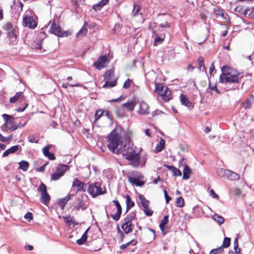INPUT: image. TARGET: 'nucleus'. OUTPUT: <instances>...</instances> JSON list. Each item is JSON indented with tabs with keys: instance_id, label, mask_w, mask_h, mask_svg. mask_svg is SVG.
<instances>
[{
	"instance_id": "f257e3e1",
	"label": "nucleus",
	"mask_w": 254,
	"mask_h": 254,
	"mask_svg": "<svg viewBox=\"0 0 254 254\" xmlns=\"http://www.w3.org/2000/svg\"><path fill=\"white\" fill-rule=\"evenodd\" d=\"M125 148L122 153L123 156L128 161V165L133 168L143 167L145 165L147 159V155H144L142 160L141 159L140 153L136 152L133 147H127L124 145Z\"/></svg>"
},
{
	"instance_id": "f03ea898",
	"label": "nucleus",
	"mask_w": 254,
	"mask_h": 254,
	"mask_svg": "<svg viewBox=\"0 0 254 254\" xmlns=\"http://www.w3.org/2000/svg\"><path fill=\"white\" fill-rule=\"evenodd\" d=\"M222 73L219 77V82L225 84L238 83L240 78V72L229 66L224 65L221 67Z\"/></svg>"
},
{
	"instance_id": "7ed1b4c3",
	"label": "nucleus",
	"mask_w": 254,
	"mask_h": 254,
	"mask_svg": "<svg viewBox=\"0 0 254 254\" xmlns=\"http://www.w3.org/2000/svg\"><path fill=\"white\" fill-rule=\"evenodd\" d=\"M121 135L118 132L117 129H113L108 136L107 146L109 149L113 153L119 154L123 152L122 146Z\"/></svg>"
},
{
	"instance_id": "20e7f679",
	"label": "nucleus",
	"mask_w": 254,
	"mask_h": 254,
	"mask_svg": "<svg viewBox=\"0 0 254 254\" xmlns=\"http://www.w3.org/2000/svg\"><path fill=\"white\" fill-rule=\"evenodd\" d=\"M115 69L112 67L107 70L104 73L103 77L105 81L103 87L105 88H109L114 87L116 85L117 78L114 75Z\"/></svg>"
},
{
	"instance_id": "39448f33",
	"label": "nucleus",
	"mask_w": 254,
	"mask_h": 254,
	"mask_svg": "<svg viewBox=\"0 0 254 254\" xmlns=\"http://www.w3.org/2000/svg\"><path fill=\"white\" fill-rule=\"evenodd\" d=\"M155 92L161 96L165 102L169 101L172 98L171 91L166 86L155 83Z\"/></svg>"
},
{
	"instance_id": "423d86ee",
	"label": "nucleus",
	"mask_w": 254,
	"mask_h": 254,
	"mask_svg": "<svg viewBox=\"0 0 254 254\" xmlns=\"http://www.w3.org/2000/svg\"><path fill=\"white\" fill-rule=\"evenodd\" d=\"M136 218L135 213L132 212L127 215L125 218V222L122 225L121 228L124 232L127 234L132 232L133 230L132 221Z\"/></svg>"
},
{
	"instance_id": "0eeeda50",
	"label": "nucleus",
	"mask_w": 254,
	"mask_h": 254,
	"mask_svg": "<svg viewBox=\"0 0 254 254\" xmlns=\"http://www.w3.org/2000/svg\"><path fill=\"white\" fill-rule=\"evenodd\" d=\"M87 191L93 197H95L98 195L104 194L106 190L104 187H102L101 183L96 182L89 186Z\"/></svg>"
},
{
	"instance_id": "6e6552de",
	"label": "nucleus",
	"mask_w": 254,
	"mask_h": 254,
	"mask_svg": "<svg viewBox=\"0 0 254 254\" xmlns=\"http://www.w3.org/2000/svg\"><path fill=\"white\" fill-rule=\"evenodd\" d=\"M217 175L220 177H224L231 181H237L239 180V175L231 170L220 168L217 170Z\"/></svg>"
},
{
	"instance_id": "1a4fd4ad",
	"label": "nucleus",
	"mask_w": 254,
	"mask_h": 254,
	"mask_svg": "<svg viewBox=\"0 0 254 254\" xmlns=\"http://www.w3.org/2000/svg\"><path fill=\"white\" fill-rule=\"evenodd\" d=\"M37 190L41 194L40 200L41 202L47 205L50 200V196L47 192L46 186L41 183L39 186Z\"/></svg>"
},
{
	"instance_id": "9d476101",
	"label": "nucleus",
	"mask_w": 254,
	"mask_h": 254,
	"mask_svg": "<svg viewBox=\"0 0 254 254\" xmlns=\"http://www.w3.org/2000/svg\"><path fill=\"white\" fill-rule=\"evenodd\" d=\"M69 169L68 165H61L59 166L55 172L51 175V179L52 181H57L62 177L66 171Z\"/></svg>"
},
{
	"instance_id": "9b49d317",
	"label": "nucleus",
	"mask_w": 254,
	"mask_h": 254,
	"mask_svg": "<svg viewBox=\"0 0 254 254\" xmlns=\"http://www.w3.org/2000/svg\"><path fill=\"white\" fill-rule=\"evenodd\" d=\"M110 62V59L108 55H105L100 56L97 60L96 62L93 65L98 70L105 67L107 64Z\"/></svg>"
},
{
	"instance_id": "f8f14e48",
	"label": "nucleus",
	"mask_w": 254,
	"mask_h": 254,
	"mask_svg": "<svg viewBox=\"0 0 254 254\" xmlns=\"http://www.w3.org/2000/svg\"><path fill=\"white\" fill-rule=\"evenodd\" d=\"M140 177L139 173L137 171L130 172L128 175V181L132 185H135L138 187H141L144 185V182L140 181L138 178L134 177Z\"/></svg>"
},
{
	"instance_id": "ddd939ff",
	"label": "nucleus",
	"mask_w": 254,
	"mask_h": 254,
	"mask_svg": "<svg viewBox=\"0 0 254 254\" xmlns=\"http://www.w3.org/2000/svg\"><path fill=\"white\" fill-rule=\"evenodd\" d=\"M23 23L25 26L30 28H35L37 26L36 21L32 16L26 15L23 18Z\"/></svg>"
},
{
	"instance_id": "4468645a",
	"label": "nucleus",
	"mask_w": 254,
	"mask_h": 254,
	"mask_svg": "<svg viewBox=\"0 0 254 254\" xmlns=\"http://www.w3.org/2000/svg\"><path fill=\"white\" fill-rule=\"evenodd\" d=\"M112 202H113L117 207V212L111 215L112 218L115 220L118 221L120 219L121 213H122V207L119 202L118 200H114Z\"/></svg>"
},
{
	"instance_id": "2eb2a0df",
	"label": "nucleus",
	"mask_w": 254,
	"mask_h": 254,
	"mask_svg": "<svg viewBox=\"0 0 254 254\" xmlns=\"http://www.w3.org/2000/svg\"><path fill=\"white\" fill-rule=\"evenodd\" d=\"M72 187H76L77 188V191L85 192L86 190L85 184L80 182L77 179H74L73 182L72 183Z\"/></svg>"
},
{
	"instance_id": "dca6fc26",
	"label": "nucleus",
	"mask_w": 254,
	"mask_h": 254,
	"mask_svg": "<svg viewBox=\"0 0 254 254\" xmlns=\"http://www.w3.org/2000/svg\"><path fill=\"white\" fill-rule=\"evenodd\" d=\"M138 113L143 115L149 114V106L145 102L142 101L140 103Z\"/></svg>"
},
{
	"instance_id": "f3484780",
	"label": "nucleus",
	"mask_w": 254,
	"mask_h": 254,
	"mask_svg": "<svg viewBox=\"0 0 254 254\" xmlns=\"http://www.w3.org/2000/svg\"><path fill=\"white\" fill-rule=\"evenodd\" d=\"M61 28L58 24L53 22L50 29V32L58 36L61 35Z\"/></svg>"
},
{
	"instance_id": "a211bd4d",
	"label": "nucleus",
	"mask_w": 254,
	"mask_h": 254,
	"mask_svg": "<svg viewBox=\"0 0 254 254\" xmlns=\"http://www.w3.org/2000/svg\"><path fill=\"white\" fill-rule=\"evenodd\" d=\"M180 100L182 105L187 107L188 108L192 109L193 107L192 104L190 102L188 98L183 94H181L180 96Z\"/></svg>"
},
{
	"instance_id": "6ab92c4d",
	"label": "nucleus",
	"mask_w": 254,
	"mask_h": 254,
	"mask_svg": "<svg viewBox=\"0 0 254 254\" xmlns=\"http://www.w3.org/2000/svg\"><path fill=\"white\" fill-rule=\"evenodd\" d=\"M24 100V96L22 92H16L15 95L10 98L9 101L10 103H14L18 100L22 101Z\"/></svg>"
},
{
	"instance_id": "aec40b11",
	"label": "nucleus",
	"mask_w": 254,
	"mask_h": 254,
	"mask_svg": "<svg viewBox=\"0 0 254 254\" xmlns=\"http://www.w3.org/2000/svg\"><path fill=\"white\" fill-rule=\"evenodd\" d=\"M17 29H12V30L7 32V36L10 40L11 42L14 43L17 38Z\"/></svg>"
},
{
	"instance_id": "412c9836",
	"label": "nucleus",
	"mask_w": 254,
	"mask_h": 254,
	"mask_svg": "<svg viewBox=\"0 0 254 254\" xmlns=\"http://www.w3.org/2000/svg\"><path fill=\"white\" fill-rule=\"evenodd\" d=\"M154 45L157 46L162 43L164 40V35L159 36L158 33H156V31H154Z\"/></svg>"
},
{
	"instance_id": "4be33fe9",
	"label": "nucleus",
	"mask_w": 254,
	"mask_h": 254,
	"mask_svg": "<svg viewBox=\"0 0 254 254\" xmlns=\"http://www.w3.org/2000/svg\"><path fill=\"white\" fill-rule=\"evenodd\" d=\"M108 1L109 0H101L98 3L94 4L92 8L95 11L99 10L103 6L108 3Z\"/></svg>"
},
{
	"instance_id": "5701e85b",
	"label": "nucleus",
	"mask_w": 254,
	"mask_h": 254,
	"mask_svg": "<svg viewBox=\"0 0 254 254\" xmlns=\"http://www.w3.org/2000/svg\"><path fill=\"white\" fill-rule=\"evenodd\" d=\"M198 64V69L200 71L206 72V69L204 64V59L203 57H199L197 59Z\"/></svg>"
},
{
	"instance_id": "b1692460",
	"label": "nucleus",
	"mask_w": 254,
	"mask_h": 254,
	"mask_svg": "<svg viewBox=\"0 0 254 254\" xmlns=\"http://www.w3.org/2000/svg\"><path fill=\"white\" fill-rule=\"evenodd\" d=\"M89 230V228H88L86 231L84 232V233L83 234L81 237L76 240V243L77 244L79 245H82L86 240L87 239V233Z\"/></svg>"
},
{
	"instance_id": "393cba45",
	"label": "nucleus",
	"mask_w": 254,
	"mask_h": 254,
	"mask_svg": "<svg viewBox=\"0 0 254 254\" xmlns=\"http://www.w3.org/2000/svg\"><path fill=\"white\" fill-rule=\"evenodd\" d=\"M70 199L69 195H68L65 197L60 199L59 201V204L61 207L62 210H64V208L65 205L67 203L68 201Z\"/></svg>"
},
{
	"instance_id": "a878e982",
	"label": "nucleus",
	"mask_w": 254,
	"mask_h": 254,
	"mask_svg": "<svg viewBox=\"0 0 254 254\" xmlns=\"http://www.w3.org/2000/svg\"><path fill=\"white\" fill-rule=\"evenodd\" d=\"M191 173V169L188 165L185 166L183 169V179L185 180H188L190 178V174Z\"/></svg>"
},
{
	"instance_id": "bb28decb",
	"label": "nucleus",
	"mask_w": 254,
	"mask_h": 254,
	"mask_svg": "<svg viewBox=\"0 0 254 254\" xmlns=\"http://www.w3.org/2000/svg\"><path fill=\"white\" fill-rule=\"evenodd\" d=\"M126 205H127V210L126 212L128 211L131 208L134 206V203L131 200L130 197L129 195H127L126 196Z\"/></svg>"
},
{
	"instance_id": "cd10ccee",
	"label": "nucleus",
	"mask_w": 254,
	"mask_h": 254,
	"mask_svg": "<svg viewBox=\"0 0 254 254\" xmlns=\"http://www.w3.org/2000/svg\"><path fill=\"white\" fill-rule=\"evenodd\" d=\"M165 140L163 139H161L160 141L156 144L155 147L156 152H159L161 151L164 148L165 146Z\"/></svg>"
},
{
	"instance_id": "c85d7f7f",
	"label": "nucleus",
	"mask_w": 254,
	"mask_h": 254,
	"mask_svg": "<svg viewBox=\"0 0 254 254\" xmlns=\"http://www.w3.org/2000/svg\"><path fill=\"white\" fill-rule=\"evenodd\" d=\"M249 8L245 6H238L236 10L241 14L247 16L249 12Z\"/></svg>"
},
{
	"instance_id": "c756f323",
	"label": "nucleus",
	"mask_w": 254,
	"mask_h": 254,
	"mask_svg": "<svg viewBox=\"0 0 254 254\" xmlns=\"http://www.w3.org/2000/svg\"><path fill=\"white\" fill-rule=\"evenodd\" d=\"M19 168L21 169L24 172L27 171L28 170V169L29 166V163L28 162H27L26 161H24V160L20 161L19 163Z\"/></svg>"
},
{
	"instance_id": "7c9ffc66",
	"label": "nucleus",
	"mask_w": 254,
	"mask_h": 254,
	"mask_svg": "<svg viewBox=\"0 0 254 254\" xmlns=\"http://www.w3.org/2000/svg\"><path fill=\"white\" fill-rule=\"evenodd\" d=\"M212 218L215 222H217L219 225H221L224 222V218L222 216L218 214H214L212 216Z\"/></svg>"
},
{
	"instance_id": "2f4dec72",
	"label": "nucleus",
	"mask_w": 254,
	"mask_h": 254,
	"mask_svg": "<svg viewBox=\"0 0 254 254\" xmlns=\"http://www.w3.org/2000/svg\"><path fill=\"white\" fill-rule=\"evenodd\" d=\"M123 106L127 108L128 110L130 111H132L134 110V108L136 105L135 102H127L123 104Z\"/></svg>"
},
{
	"instance_id": "473e14b6",
	"label": "nucleus",
	"mask_w": 254,
	"mask_h": 254,
	"mask_svg": "<svg viewBox=\"0 0 254 254\" xmlns=\"http://www.w3.org/2000/svg\"><path fill=\"white\" fill-rule=\"evenodd\" d=\"M139 198L143 208L149 206V201L147 200L143 195L140 194Z\"/></svg>"
},
{
	"instance_id": "72a5a7b5",
	"label": "nucleus",
	"mask_w": 254,
	"mask_h": 254,
	"mask_svg": "<svg viewBox=\"0 0 254 254\" xmlns=\"http://www.w3.org/2000/svg\"><path fill=\"white\" fill-rule=\"evenodd\" d=\"M2 117L7 124H11L13 121V118L9 115L4 114L2 115Z\"/></svg>"
},
{
	"instance_id": "f704fd0d",
	"label": "nucleus",
	"mask_w": 254,
	"mask_h": 254,
	"mask_svg": "<svg viewBox=\"0 0 254 254\" xmlns=\"http://www.w3.org/2000/svg\"><path fill=\"white\" fill-rule=\"evenodd\" d=\"M234 248L236 254H241V249L238 247V238H236L234 241Z\"/></svg>"
},
{
	"instance_id": "c9c22d12",
	"label": "nucleus",
	"mask_w": 254,
	"mask_h": 254,
	"mask_svg": "<svg viewBox=\"0 0 254 254\" xmlns=\"http://www.w3.org/2000/svg\"><path fill=\"white\" fill-rule=\"evenodd\" d=\"M86 208V206L85 205V204L82 200L79 199L77 201V204L76 206V209H85Z\"/></svg>"
},
{
	"instance_id": "e433bc0d",
	"label": "nucleus",
	"mask_w": 254,
	"mask_h": 254,
	"mask_svg": "<svg viewBox=\"0 0 254 254\" xmlns=\"http://www.w3.org/2000/svg\"><path fill=\"white\" fill-rule=\"evenodd\" d=\"M87 32V29L84 26H83L82 28L76 34L77 37H82L84 36Z\"/></svg>"
},
{
	"instance_id": "4c0bfd02",
	"label": "nucleus",
	"mask_w": 254,
	"mask_h": 254,
	"mask_svg": "<svg viewBox=\"0 0 254 254\" xmlns=\"http://www.w3.org/2000/svg\"><path fill=\"white\" fill-rule=\"evenodd\" d=\"M215 13L217 15H220L224 19H226V17L228 16L227 14L224 12V10L221 9H217L215 10Z\"/></svg>"
},
{
	"instance_id": "58836bf2",
	"label": "nucleus",
	"mask_w": 254,
	"mask_h": 254,
	"mask_svg": "<svg viewBox=\"0 0 254 254\" xmlns=\"http://www.w3.org/2000/svg\"><path fill=\"white\" fill-rule=\"evenodd\" d=\"M230 241H231L230 238H228V237L224 238V239L223 240L222 246H221L222 248H223V247L225 248H228L230 245Z\"/></svg>"
},
{
	"instance_id": "ea45409f",
	"label": "nucleus",
	"mask_w": 254,
	"mask_h": 254,
	"mask_svg": "<svg viewBox=\"0 0 254 254\" xmlns=\"http://www.w3.org/2000/svg\"><path fill=\"white\" fill-rule=\"evenodd\" d=\"M133 242H134V243L133 244V246H135V245H136L137 242L135 241L133 239V240H131L130 241L128 242V243H126L125 244H123L121 246H120V249L121 250H124V249H126L130 244H131V243H132Z\"/></svg>"
},
{
	"instance_id": "a19ab883",
	"label": "nucleus",
	"mask_w": 254,
	"mask_h": 254,
	"mask_svg": "<svg viewBox=\"0 0 254 254\" xmlns=\"http://www.w3.org/2000/svg\"><path fill=\"white\" fill-rule=\"evenodd\" d=\"M143 211L145 214L148 216H151L153 213V211L149 208V206L143 208Z\"/></svg>"
},
{
	"instance_id": "79ce46f5",
	"label": "nucleus",
	"mask_w": 254,
	"mask_h": 254,
	"mask_svg": "<svg viewBox=\"0 0 254 254\" xmlns=\"http://www.w3.org/2000/svg\"><path fill=\"white\" fill-rule=\"evenodd\" d=\"M184 200L183 197H179L176 201V205L178 207H182L184 206Z\"/></svg>"
},
{
	"instance_id": "37998d69",
	"label": "nucleus",
	"mask_w": 254,
	"mask_h": 254,
	"mask_svg": "<svg viewBox=\"0 0 254 254\" xmlns=\"http://www.w3.org/2000/svg\"><path fill=\"white\" fill-rule=\"evenodd\" d=\"M223 251V248L222 247L216 249L211 250L210 252V254H221Z\"/></svg>"
},
{
	"instance_id": "c03bdc74",
	"label": "nucleus",
	"mask_w": 254,
	"mask_h": 254,
	"mask_svg": "<svg viewBox=\"0 0 254 254\" xmlns=\"http://www.w3.org/2000/svg\"><path fill=\"white\" fill-rule=\"evenodd\" d=\"M20 147V146L19 145H15L11 147L8 149V150L10 153H13L17 151Z\"/></svg>"
},
{
	"instance_id": "a18cd8bd",
	"label": "nucleus",
	"mask_w": 254,
	"mask_h": 254,
	"mask_svg": "<svg viewBox=\"0 0 254 254\" xmlns=\"http://www.w3.org/2000/svg\"><path fill=\"white\" fill-rule=\"evenodd\" d=\"M103 113V111L101 110H98L96 111L95 114V121L101 118V117L102 116Z\"/></svg>"
},
{
	"instance_id": "49530a36",
	"label": "nucleus",
	"mask_w": 254,
	"mask_h": 254,
	"mask_svg": "<svg viewBox=\"0 0 254 254\" xmlns=\"http://www.w3.org/2000/svg\"><path fill=\"white\" fill-rule=\"evenodd\" d=\"M140 11V7L138 5H134L133 9L132 10V14L133 16H135L138 14Z\"/></svg>"
},
{
	"instance_id": "de8ad7c7",
	"label": "nucleus",
	"mask_w": 254,
	"mask_h": 254,
	"mask_svg": "<svg viewBox=\"0 0 254 254\" xmlns=\"http://www.w3.org/2000/svg\"><path fill=\"white\" fill-rule=\"evenodd\" d=\"M173 173V175L174 176H182V172L181 171L177 169V168L175 167L174 169L172 171Z\"/></svg>"
},
{
	"instance_id": "09e8293b",
	"label": "nucleus",
	"mask_w": 254,
	"mask_h": 254,
	"mask_svg": "<svg viewBox=\"0 0 254 254\" xmlns=\"http://www.w3.org/2000/svg\"><path fill=\"white\" fill-rule=\"evenodd\" d=\"M4 29L7 31V32L12 30V29H16V28H13L12 25L11 23H7L4 25Z\"/></svg>"
},
{
	"instance_id": "8fccbe9b",
	"label": "nucleus",
	"mask_w": 254,
	"mask_h": 254,
	"mask_svg": "<svg viewBox=\"0 0 254 254\" xmlns=\"http://www.w3.org/2000/svg\"><path fill=\"white\" fill-rule=\"evenodd\" d=\"M50 147H51L50 145H47V146H45L43 148L42 151L45 156H46L47 154H48L50 153L49 150L50 149Z\"/></svg>"
},
{
	"instance_id": "3c124183",
	"label": "nucleus",
	"mask_w": 254,
	"mask_h": 254,
	"mask_svg": "<svg viewBox=\"0 0 254 254\" xmlns=\"http://www.w3.org/2000/svg\"><path fill=\"white\" fill-rule=\"evenodd\" d=\"M168 222V216H165L162 220L160 222V224L162 225H166Z\"/></svg>"
},
{
	"instance_id": "603ef678",
	"label": "nucleus",
	"mask_w": 254,
	"mask_h": 254,
	"mask_svg": "<svg viewBox=\"0 0 254 254\" xmlns=\"http://www.w3.org/2000/svg\"><path fill=\"white\" fill-rule=\"evenodd\" d=\"M24 218L28 221H30L33 218L32 214L31 212H27L25 215Z\"/></svg>"
},
{
	"instance_id": "864d4df0",
	"label": "nucleus",
	"mask_w": 254,
	"mask_h": 254,
	"mask_svg": "<svg viewBox=\"0 0 254 254\" xmlns=\"http://www.w3.org/2000/svg\"><path fill=\"white\" fill-rule=\"evenodd\" d=\"M131 81L129 79H127L123 85V87L125 88H128L130 87V83Z\"/></svg>"
},
{
	"instance_id": "5fc2aeb1",
	"label": "nucleus",
	"mask_w": 254,
	"mask_h": 254,
	"mask_svg": "<svg viewBox=\"0 0 254 254\" xmlns=\"http://www.w3.org/2000/svg\"><path fill=\"white\" fill-rule=\"evenodd\" d=\"M164 196L165 197V200L166 203H168L169 201L171 199V197H170L168 194L166 190L165 189L164 190Z\"/></svg>"
},
{
	"instance_id": "6e6d98bb",
	"label": "nucleus",
	"mask_w": 254,
	"mask_h": 254,
	"mask_svg": "<svg viewBox=\"0 0 254 254\" xmlns=\"http://www.w3.org/2000/svg\"><path fill=\"white\" fill-rule=\"evenodd\" d=\"M163 112L161 111H160L159 110H156V111H154L152 113V116L153 117H156L157 116L161 115L162 114H163Z\"/></svg>"
},
{
	"instance_id": "4d7b16f0",
	"label": "nucleus",
	"mask_w": 254,
	"mask_h": 254,
	"mask_svg": "<svg viewBox=\"0 0 254 254\" xmlns=\"http://www.w3.org/2000/svg\"><path fill=\"white\" fill-rule=\"evenodd\" d=\"M247 15L250 18L254 17V9L253 8H249V12Z\"/></svg>"
},
{
	"instance_id": "13d9d810",
	"label": "nucleus",
	"mask_w": 254,
	"mask_h": 254,
	"mask_svg": "<svg viewBox=\"0 0 254 254\" xmlns=\"http://www.w3.org/2000/svg\"><path fill=\"white\" fill-rule=\"evenodd\" d=\"M70 34H71L70 32H69L68 31H64V32H62L61 31V35H62L59 36L58 37H67L68 35H69Z\"/></svg>"
},
{
	"instance_id": "bf43d9fd",
	"label": "nucleus",
	"mask_w": 254,
	"mask_h": 254,
	"mask_svg": "<svg viewBox=\"0 0 254 254\" xmlns=\"http://www.w3.org/2000/svg\"><path fill=\"white\" fill-rule=\"evenodd\" d=\"M251 101L250 99H247L246 100V105H245V106H244V108L245 109H249L251 108Z\"/></svg>"
},
{
	"instance_id": "052dcab7",
	"label": "nucleus",
	"mask_w": 254,
	"mask_h": 254,
	"mask_svg": "<svg viewBox=\"0 0 254 254\" xmlns=\"http://www.w3.org/2000/svg\"><path fill=\"white\" fill-rule=\"evenodd\" d=\"M210 195L213 197V198H218V195L216 194L215 191L213 190H211L209 191Z\"/></svg>"
},
{
	"instance_id": "680f3d73",
	"label": "nucleus",
	"mask_w": 254,
	"mask_h": 254,
	"mask_svg": "<svg viewBox=\"0 0 254 254\" xmlns=\"http://www.w3.org/2000/svg\"><path fill=\"white\" fill-rule=\"evenodd\" d=\"M45 156L51 160H54L55 159V157L53 153H50V152Z\"/></svg>"
},
{
	"instance_id": "e2e57ef3",
	"label": "nucleus",
	"mask_w": 254,
	"mask_h": 254,
	"mask_svg": "<svg viewBox=\"0 0 254 254\" xmlns=\"http://www.w3.org/2000/svg\"><path fill=\"white\" fill-rule=\"evenodd\" d=\"M29 141L31 143H37L38 142V139H36L34 137H32L29 138Z\"/></svg>"
},
{
	"instance_id": "0e129e2a",
	"label": "nucleus",
	"mask_w": 254,
	"mask_h": 254,
	"mask_svg": "<svg viewBox=\"0 0 254 254\" xmlns=\"http://www.w3.org/2000/svg\"><path fill=\"white\" fill-rule=\"evenodd\" d=\"M160 26L162 28H169L170 27L169 24L167 22H165V23H162L160 24Z\"/></svg>"
},
{
	"instance_id": "69168bd1",
	"label": "nucleus",
	"mask_w": 254,
	"mask_h": 254,
	"mask_svg": "<svg viewBox=\"0 0 254 254\" xmlns=\"http://www.w3.org/2000/svg\"><path fill=\"white\" fill-rule=\"evenodd\" d=\"M11 125L10 126V129L12 130V131H13V130H15L16 129H17L18 128V127L16 125H15L14 124H13V122L11 124H10Z\"/></svg>"
},
{
	"instance_id": "338daca9",
	"label": "nucleus",
	"mask_w": 254,
	"mask_h": 254,
	"mask_svg": "<svg viewBox=\"0 0 254 254\" xmlns=\"http://www.w3.org/2000/svg\"><path fill=\"white\" fill-rule=\"evenodd\" d=\"M46 164L37 169V170L39 172H43L45 169V166H46Z\"/></svg>"
},
{
	"instance_id": "774afa93",
	"label": "nucleus",
	"mask_w": 254,
	"mask_h": 254,
	"mask_svg": "<svg viewBox=\"0 0 254 254\" xmlns=\"http://www.w3.org/2000/svg\"><path fill=\"white\" fill-rule=\"evenodd\" d=\"M194 69V67L191 64H189L187 66V69L188 71H191Z\"/></svg>"
}]
</instances>
